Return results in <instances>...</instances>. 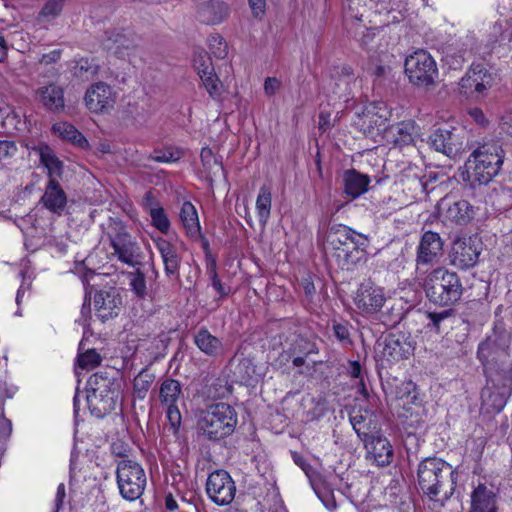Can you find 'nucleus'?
Wrapping results in <instances>:
<instances>
[{
  "label": "nucleus",
  "instance_id": "nucleus-26",
  "mask_svg": "<svg viewBox=\"0 0 512 512\" xmlns=\"http://www.w3.org/2000/svg\"><path fill=\"white\" fill-rule=\"evenodd\" d=\"M36 99L43 107L51 112H60L64 110V92L56 84H49L39 87L35 92Z\"/></svg>",
  "mask_w": 512,
  "mask_h": 512
},
{
  "label": "nucleus",
  "instance_id": "nucleus-46",
  "mask_svg": "<svg viewBox=\"0 0 512 512\" xmlns=\"http://www.w3.org/2000/svg\"><path fill=\"white\" fill-rule=\"evenodd\" d=\"M194 67L196 68L199 77L202 75H211V71H214L210 56L202 51L195 54Z\"/></svg>",
  "mask_w": 512,
  "mask_h": 512
},
{
  "label": "nucleus",
  "instance_id": "nucleus-27",
  "mask_svg": "<svg viewBox=\"0 0 512 512\" xmlns=\"http://www.w3.org/2000/svg\"><path fill=\"white\" fill-rule=\"evenodd\" d=\"M155 245L161 255L167 276H178L181 258L176 248L164 238H157Z\"/></svg>",
  "mask_w": 512,
  "mask_h": 512
},
{
  "label": "nucleus",
  "instance_id": "nucleus-33",
  "mask_svg": "<svg viewBox=\"0 0 512 512\" xmlns=\"http://www.w3.org/2000/svg\"><path fill=\"white\" fill-rule=\"evenodd\" d=\"M194 342L202 352L210 356H217L222 349L221 341L207 329H200L194 337Z\"/></svg>",
  "mask_w": 512,
  "mask_h": 512
},
{
  "label": "nucleus",
  "instance_id": "nucleus-7",
  "mask_svg": "<svg viewBox=\"0 0 512 512\" xmlns=\"http://www.w3.org/2000/svg\"><path fill=\"white\" fill-rule=\"evenodd\" d=\"M405 73L409 82L419 88L435 86L439 77L436 61L425 50H417L407 56Z\"/></svg>",
  "mask_w": 512,
  "mask_h": 512
},
{
  "label": "nucleus",
  "instance_id": "nucleus-30",
  "mask_svg": "<svg viewBox=\"0 0 512 512\" xmlns=\"http://www.w3.org/2000/svg\"><path fill=\"white\" fill-rule=\"evenodd\" d=\"M350 423L358 435V437L363 441H367L372 436L379 433L376 430V425L373 424L372 416L366 413L362 414L360 411L355 412L350 415Z\"/></svg>",
  "mask_w": 512,
  "mask_h": 512
},
{
  "label": "nucleus",
  "instance_id": "nucleus-59",
  "mask_svg": "<svg viewBox=\"0 0 512 512\" xmlns=\"http://www.w3.org/2000/svg\"><path fill=\"white\" fill-rule=\"evenodd\" d=\"M62 50L56 49L49 53L43 54L39 59L40 64L50 65L56 63L61 58Z\"/></svg>",
  "mask_w": 512,
  "mask_h": 512
},
{
  "label": "nucleus",
  "instance_id": "nucleus-57",
  "mask_svg": "<svg viewBox=\"0 0 512 512\" xmlns=\"http://www.w3.org/2000/svg\"><path fill=\"white\" fill-rule=\"evenodd\" d=\"M248 3L253 16L262 19L266 11V0H248Z\"/></svg>",
  "mask_w": 512,
  "mask_h": 512
},
{
  "label": "nucleus",
  "instance_id": "nucleus-52",
  "mask_svg": "<svg viewBox=\"0 0 512 512\" xmlns=\"http://www.w3.org/2000/svg\"><path fill=\"white\" fill-rule=\"evenodd\" d=\"M179 158H180L179 154H176L169 150L154 151V153L148 157V159H150V160H153L156 162H163V163L176 162Z\"/></svg>",
  "mask_w": 512,
  "mask_h": 512
},
{
  "label": "nucleus",
  "instance_id": "nucleus-50",
  "mask_svg": "<svg viewBox=\"0 0 512 512\" xmlns=\"http://www.w3.org/2000/svg\"><path fill=\"white\" fill-rule=\"evenodd\" d=\"M397 137L395 142L403 145L409 144L413 141L412 131L414 130V126L411 123H401L396 127Z\"/></svg>",
  "mask_w": 512,
  "mask_h": 512
},
{
  "label": "nucleus",
  "instance_id": "nucleus-8",
  "mask_svg": "<svg viewBox=\"0 0 512 512\" xmlns=\"http://www.w3.org/2000/svg\"><path fill=\"white\" fill-rule=\"evenodd\" d=\"M119 397V391L110 386H85L83 390L76 386L74 406L77 408L83 398L91 414L102 418L115 410Z\"/></svg>",
  "mask_w": 512,
  "mask_h": 512
},
{
  "label": "nucleus",
  "instance_id": "nucleus-1",
  "mask_svg": "<svg viewBox=\"0 0 512 512\" xmlns=\"http://www.w3.org/2000/svg\"><path fill=\"white\" fill-rule=\"evenodd\" d=\"M418 483L430 500L445 504L454 494L457 473L446 461L437 457H428L419 463Z\"/></svg>",
  "mask_w": 512,
  "mask_h": 512
},
{
  "label": "nucleus",
  "instance_id": "nucleus-41",
  "mask_svg": "<svg viewBox=\"0 0 512 512\" xmlns=\"http://www.w3.org/2000/svg\"><path fill=\"white\" fill-rule=\"evenodd\" d=\"M98 71L99 66L93 60L89 59H81L74 67L75 75L84 81L94 79Z\"/></svg>",
  "mask_w": 512,
  "mask_h": 512
},
{
  "label": "nucleus",
  "instance_id": "nucleus-39",
  "mask_svg": "<svg viewBox=\"0 0 512 512\" xmlns=\"http://www.w3.org/2000/svg\"><path fill=\"white\" fill-rule=\"evenodd\" d=\"M122 117L128 124L142 126L148 119V112L138 103H129L123 109Z\"/></svg>",
  "mask_w": 512,
  "mask_h": 512
},
{
  "label": "nucleus",
  "instance_id": "nucleus-35",
  "mask_svg": "<svg viewBox=\"0 0 512 512\" xmlns=\"http://www.w3.org/2000/svg\"><path fill=\"white\" fill-rule=\"evenodd\" d=\"M272 205V194L271 189L263 185L259 189V193L256 199V210L259 217V221L262 226H265L268 222L271 213Z\"/></svg>",
  "mask_w": 512,
  "mask_h": 512
},
{
  "label": "nucleus",
  "instance_id": "nucleus-32",
  "mask_svg": "<svg viewBox=\"0 0 512 512\" xmlns=\"http://www.w3.org/2000/svg\"><path fill=\"white\" fill-rule=\"evenodd\" d=\"M180 219L188 236L191 238H198L200 236L198 214L195 206L191 202L186 201L183 203L180 210Z\"/></svg>",
  "mask_w": 512,
  "mask_h": 512
},
{
  "label": "nucleus",
  "instance_id": "nucleus-40",
  "mask_svg": "<svg viewBox=\"0 0 512 512\" xmlns=\"http://www.w3.org/2000/svg\"><path fill=\"white\" fill-rule=\"evenodd\" d=\"M200 158L205 172L207 173V178L210 180H212L214 176H217L219 173L223 172L222 164L214 156L213 151L210 148H203L201 150Z\"/></svg>",
  "mask_w": 512,
  "mask_h": 512
},
{
  "label": "nucleus",
  "instance_id": "nucleus-37",
  "mask_svg": "<svg viewBox=\"0 0 512 512\" xmlns=\"http://www.w3.org/2000/svg\"><path fill=\"white\" fill-rule=\"evenodd\" d=\"M145 206L149 209V214L152 219L153 225L162 233H166L169 230L170 222L164 212V209L160 206H153V197L151 193H147L145 197Z\"/></svg>",
  "mask_w": 512,
  "mask_h": 512
},
{
  "label": "nucleus",
  "instance_id": "nucleus-48",
  "mask_svg": "<svg viewBox=\"0 0 512 512\" xmlns=\"http://www.w3.org/2000/svg\"><path fill=\"white\" fill-rule=\"evenodd\" d=\"M208 46L211 53L219 59H223L227 56V44L223 37L218 34L211 35L208 39Z\"/></svg>",
  "mask_w": 512,
  "mask_h": 512
},
{
  "label": "nucleus",
  "instance_id": "nucleus-12",
  "mask_svg": "<svg viewBox=\"0 0 512 512\" xmlns=\"http://www.w3.org/2000/svg\"><path fill=\"white\" fill-rule=\"evenodd\" d=\"M206 492L215 504L224 506L233 501L236 486L228 472L216 470L208 476Z\"/></svg>",
  "mask_w": 512,
  "mask_h": 512
},
{
  "label": "nucleus",
  "instance_id": "nucleus-38",
  "mask_svg": "<svg viewBox=\"0 0 512 512\" xmlns=\"http://www.w3.org/2000/svg\"><path fill=\"white\" fill-rule=\"evenodd\" d=\"M101 356L95 349H88L84 353H80L77 358V364L75 366V373L79 377L80 374L85 371L96 368L101 363Z\"/></svg>",
  "mask_w": 512,
  "mask_h": 512
},
{
  "label": "nucleus",
  "instance_id": "nucleus-16",
  "mask_svg": "<svg viewBox=\"0 0 512 512\" xmlns=\"http://www.w3.org/2000/svg\"><path fill=\"white\" fill-rule=\"evenodd\" d=\"M385 302L384 289L371 281L361 283L354 296L356 307L367 314L379 312Z\"/></svg>",
  "mask_w": 512,
  "mask_h": 512
},
{
  "label": "nucleus",
  "instance_id": "nucleus-17",
  "mask_svg": "<svg viewBox=\"0 0 512 512\" xmlns=\"http://www.w3.org/2000/svg\"><path fill=\"white\" fill-rule=\"evenodd\" d=\"M500 490L493 484L479 483L470 494L468 512H500Z\"/></svg>",
  "mask_w": 512,
  "mask_h": 512
},
{
  "label": "nucleus",
  "instance_id": "nucleus-18",
  "mask_svg": "<svg viewBox=\"0 0 512 512\" xmlns=\"http://www.w3.org/2000/svg\"><path fill=\"white\" fill-rule=\"evenodd\" d=\"M327 243L337 250L344 244L348 245H368L369 240L366 235L352 230L350 227L342 224H332L327 231Z\"/></svg>",
  "mask_w": 512,
  "mask_h": 512
},
{
  "label": "nucleus",
  "instance_id": "nucleus-10",
  "mask_svg": "<svg viewBox=\"0 0 512 512\" xmlns=\"http://www.w3.org/2000/svg\"><path fill=\"white\" fill-rule=\"evenodd\" d=\"M428 143L435 151L450 158L470 148L469 135L463 127L438 128L429 136Z\"/></svg>",
  "mask_w": 512,
  "mask_h": 512
},
{
  "label": "nucleus",
  "instance_id": "nucleus-53",
  "mask_svg": "<svg viewBox=\"0 0 512 512\" xmlns=\"http://www.w3.org/2000/svg\"><path fill=\"white\" fill-rule=\"evenodd\" d=\"M167 418L173 433H176L181 425V413L177 405L167 408Z\"/></svg>",
  "mask_w": 512,
  "mask_h": 512
},
{
  "label": "nucleus",
  "instance_id": "nucleus-58",
  "mask_svg": "<svg viewBox=\"0 0 512 512\" xmlns=\"http://www.w3.org/2000/svg\"><path fill=\"white\" fill-rule=\"evenodd\" d=\"M451 315V310H444L441 312H430L427 317L430 319L433 327L439 332L440 323Z\"/></svg>",
  "mask_w": 512,
  "mask_h": 512
},
{
  "label": "nucleus",
  "instance_id": "nucleus-51",
  "mask_svg": "<svg viewBox=\"0 0 512 512\" xmlns=\"http://www.w3.org/2000/svg\"><path fill=\"white\" fill-rule=\"evenodd\" d=\"M359 125L364 132L371 133L374 127L383 125V120L381 117H375L370 111H367L363 113V116L360 118Z\"/></svg>",
  "mask_w": 512,
  "mask_h": 512
},
{
  "label": "nucleus",
  "instance_id": "nucleus-56",
  "mask_svg": "<svg viewBox=\"0 0 512 512\" xmlns=\"http://www.w3.org/2000/svg\"><path fill=\"white\" fill-rule=\"evenodd\" d=\"M333 331L335 337L343 344H351L350 333L348 328L342 324L333 325Z\"/></svg>",
  "mask_w": 512,
  "mask_h": 512
},
{
  "label": "nucleus",
  "instance_id": "nucleus-44",
  "mask_svg": "<svg viewBox=\"0 0 512 512\" xmlns=\"http://www.w3.org/2000/svg\"><path fill=\"white\" fill-rule=\"evenodd\" d=\"M159 397L167 408L176 405L182 397L181 386H160Z\"/></svg>",
  "mask_w": 512,
  "mask_h": 512
},
{
  "label": "nucleus",
  "instance_id": "nucleus-61",
  "mask_svg": "<svg viewBox=\"0 0 512 512\" xmlns=\"http://www.w3.org/2000/svg\"><path fill=\"white\" fill-rule=\"evenodd\" d=\"M12 432V423L5 417H0V440H6Z\"/></svg>",
  "mask_w": 512,
  "mask_h": 512
},
{
  "label": "nucleus",
  "instance_id": "nucleus-31",
  "mask_svg": "<svg viewBox=\"0 0 512 512\" xmlns=\"http://www.w3.org/2000/svg\"><path fill=\"white\" fill-rule=\"evenodd\" d=\"M40 163L46 168L50 179H57L63 173V162L59 160L54 151L47 145L38 148Z\"/></svg>",
  "mask_w": 512,
  "mask_h": 512
},
{
  "label": "nucleus",
  "instance_id": "nucleus-54",
  "mask_svg": "<svg viewBox=\"0 0 512 512\" xmlns=\"http://www.w3.org/2000/svg\"><path fill=\"white\" fill-rule=\"evenodd\" d=\"M399 391H396V395L400 400H403L404 396H406L407 401H403V408L408 403H415L418 399V395L416 392V386H413L412 390H408L407 386H395Z\"/></svg>",
  "mask_w": 512,
  "mask_h": 512
},
{
  "label": "nucleus",
  "instance_id": "nucleus-19",
  "mask_svg": "<svg viewBox=\"0 0 512 512\" xmlns=\"http://www.w3.org/2000/svg\"><path fill=\"white\" fill-rule=\"evenodd\" d=\"M439 209L446 221L459 225L469 223L475 216L474 207L466 200L451 202L448 199H442L439 203Z\"/></svg>",
  "mask_w": 512,
  "mask_h": 512
},
{
  "label": "nucleus",
  "instance_id": "nucleus-49",
  "mask_svg": "<svg viewBox=\"0 0 512 512\" xmlns=\"http://www.w3.org/2000/svg\"><path fill=\"white\" fill-rule=\"evenodd\" d=\"M200 79L211 97L216 98L221 95L223 86L214 71H211V75H202Z\"/></svg>",
  "mask_w": 512,
  "mask_h": 512
},
{
  "label": "nucleus",
  "instance_id": "nucleus-20",
  "mask_svg": "<svg viewBox=\"0 0 512 512\" xmlns=\"http://www.w3.org/2000/svg\"><path fill=\"white\" fill-rule=\"evenodd\" d=\"M39 204L53 214H63L67 206V194L57 179L48 180Z\"/></svg>",
  "mask_w": 512,
  "mask_h": 512
},
{
  "label": "nucleus",
  "instance_id": "nucleus-21",
  "mask_svg": "<svg viewBox=\"0 0 512 512\" xmlns=\"http://www.w3.org/2000/svg\"><path fill=\"white\" fill-rule=\"evenodd\" d=\"M443 242L438 233L426 231L420 240L417 250V264H432L442 255Z\"/></svg>",
  "mask_w": 512,
  "mask_h": 512
},
{
  "label": "nucleus",
  "instance_id": "nucleus-11",
  "mask_svg": "<svg viewBox=\"0 0 512 512\" xmlns=\"http://www.w3.org/2000/svg\"><path fill=\"white\" fill-rule=\"evenodd\" d=\"M415 345L410 335L402 332L389 333L377 342V351L389 362L407 359L413 354Z\"/></svg>",
  "mask_w": 512,
  "mask_h": 512
},
{
  "label": "nucleus",
  "instance_id": "nucleus-13",
  "mask_svg": "<svg viewBox=\"0 0 512 512\" xmlns=\"http://www.w3.org/2000/svg\"><path fill=\"white\" fill-rule=\"evenodd\" d=\"M116 100L117 93L105 82L92 84L84 96L85 106L96 114L109 113L114 108Z\"/></svg>",
  "mask_w": 512,
  "mask_h": 512
},
{
  "label": "nucleus",
  "instance_id": "nucleus-28",
  "mask_svg": "<svg viewBox=\"0 0 512 512\" xmlns=\"http://www.w3.org/2000/svg\"><path fill=\"white\" fill-rule=\"evenodd\" d=\"M370 179L355 169L346 170L343 174L344 191L352 198H357L367 191Z\"/></svg>",
  "mask_w": 512,
  "mask_h": 512
},
{
  "label": "nucleus",
  "instance_id": "nucleus-34",
  "mask_svg": "<svg viewBox=\"0 0 512 512\" xmlns=\"http://www.w3.org/2000/svg\"><path fill=\"white\" fill-rule=\"evenodd\" d=\"M54 134L60 138L70 141L81 148L88 146L86 138L70 123L59 122L55 123L52 127Z\"/></svg>",
  "mask_w": 512,
  "mask_h": 512
},
{
  "label": "nucleus",
  "instance_id": "nucleus-25",
  "mask_svg": "<svg viewBox=\"0 0 512 512\" xmlns=\"http://www.w3.org/2000/svg\"><path fill=\"white\" fill-rule=\"evenodd\" d=\"M229 15V7L219 0H209L201 3L197 8V19L206 25H217Z\"/></svg>",
  "mask_w": 512,
  "mask_h": 512
},
{
  "label": "nucleus",
  "instance_id": "nucleus-63",
  "mask_svg": "<svg viewBox=\"0 0 512 512\" xmlns=\"http://www.w3.org/2000/svg\"><path fill=\"white\" fill-rule=\"evenodd\" d=\"M65 497H66L65 485L63 483H61V484H59V486L57 488V492H56L54 512H59V510L62 508Z\"/></svg>",
  "mask_w": 512,
  "mask_h": 512
},
{
  "label": "nucleus",
  "instance_id": "nucleus-47",
  "mask_svg": "<svg viewBox=\"0 0 512 512\" xmlns=\"http://www.w3.org/2000/svg\"><path fill=\"white\" fill-rule=\"evenodd\" d=\"M342 373L349 376L351 379L359 380V384H364V374L362 365L359 361L347 360L342 364Z\"/></svg>",
  "mask_w": 512,
  "mask_h": 512
},
{
  "label": "nucleus",
  "instance_id": "nucleus-45",
  "mask_svg": "<svg viewBox=\"0 0 512 512\" xmlns=\"http://www.w3.org/2000/svg\"><path fill=\"white\" fill-rule=\"evenodd\" d=\"M64 5V0H47L42 7L39 18L50 21L60 15Z\"/></svg>",
  "mask_w": 512,
  "mask_h": 512
},
{
  "label": "nucleus",
  "instance_id": "nucleus-62",
  "mask_svg": "<svg viewBox=\"0 0 512 512\" xmlns=\"http://www.w3.org/2000/svg\"><path fill=\"white\" fill-rule=\"evenodd\" d=\"M500 128L504 133L512 136V111L506 112L501 117Z\"/></svg>",
  "mask_w": 512,
  "mask_h": 512
},
{
  "label": "nucleus",
  "instance_id": "nucleus-42",
  "mask_svg": "<svg viewBox=\"0 0 512 512\" xmlns=\"http://www.w3.org/2000/svg\"><path fill=\"white\" fill-rule=\"evenodd\" d=\"M314 353H317L315 344L302 337L296 338L288 351V355H300L304 357H308Z\"/></svg>",
  "mask_w": 512,
  "mask_h": 512
},
{
  "label": "nucleus",
  "instance_id": "nucleus-15",
  "mask_svg": "<svg viewBox=\"0 0 512 512\" xmlns=\"http://www.w3.org/2000/svg\"><path fill=\"white\" fill-rule=\"evenodd\" d=\"M479 255L480 246L476 238H457L449 253L450 264L459 269H468L477 263Z\"/></svg>",
  "mask_w": 512,
  "mask_h": 512
},
{
  "label": "nucleus",
  "instance_id": "nucleus-9",
  "mask_svg": "<svg viewBox=\"0 0 512 512\" xmlns=\"http://www.w3.org/2000/svg\"><path fill=\"white\" fill-rule=\"evenodd\" d=\"M107 236L119 261L132 267L140 263L141 249L121 221L110 219Z\"/></svg>",
  "mask_w": 512,
  "mask_h": 512
},
{
  "label": "nucleus",
  "instance_id": "nucleus-43",
  "mask_svg": "<svg viewBox=\"0 0 512 512\" xmlns=\"http://www.w3.org/2000/svg\"><path fill=\"white\" fill-rule=\"evenodd\" d=\"M128 277L131 290L138 298L144 299L147 295V286L144 273L140 270H136L135 272H130Z\"/></svg>",
  "mask_w": 512,
  "mask_h": 512
},
{
  "label": "nucleus",
  "instance_id": "nucleus-55",
  "mask_svg": "<svg viewBox=\"0 0 512 512\" xmlns=\"http://www.w3.org/2000/svg\"><path fill=\"white\" fill-rule=\"evenodd\" d=\"M17 146L13 141H0V161H7L15 155Z\"/></svg>",
  "mask_w": 512,
  "mask_h": 512
},
{
  "label": "nucleus",
  "instance_id": "nucleus-23",
  "mask_svg": "<svg viewBox=\"0 0 512 512\" xmlns=\"http://www.w3.org/2000/svg\"><path fill=\"white\" fill-rule=\"evenodd\" d=\"M512 394V386H484L481 390L482 408L488 413H499Z\"/></svg>",
  "mask_w": 512,
  "mask_h": 512
},
{
  "label": "nucleus",
  "instance_id": "nucleus-29",
  "mask_svg": "<svg viewBox=\"0 0 512 512\" xmlns=\"http://www.w3.org/2000/svg\"><path fill=\"white\" fill-rule=\"evenodd\" d=\"M368 245L344 244L334 251V256L342 268L350 269L351 266L360 262Z\"/></svg>",
  "mask_w": 512,
  "mask_h": 512
},
{
  "label": "nucleus",
  "instance_id": "nucleus-22",
  "mask_svg": "<svg viewBox=\"0 0 512 512\" xmlns=\"http://www.w3.org/2000/svg\"><path fill=\"white\" fill-rule=\"evenodd\" d=\"M122 304V299L116 289L100 290L95 294L94 306L97 315L106 321L117 316Z\"/></svg>",
  "mask_w": 512,
  "mask_h": 512
},
{
  "label": "nucleus",
  "instance_id": "nucleus-64",
  "mask_svg": "<svg viewBox=\"0 0 512 512\" xmlns=\"http://www.w3.org/2000/svg\"><path fill=\"white\" fill-rule=\"evenodd\" d=\"M211 282L213 288L218 292L220 297H225L228 294L214 269L211 271Z\"/></svg>",
  "mask_w": 512,
  "mask_h": 512
},
{
  "label": "nucleus",
  "instance_id": "nucleus-5",
  "mask_svg": "<svg viewBox=\"0 0 512 512\" xmlns=\"http://www.w3.org/2000/svg\"><path fill=\"white\" fill-rule=\"evenodd\" d=\"M238 423L235 409L227 403L210 405L199 420L203 434L212 441L221 440L231 435Z\"/></svg>",
  "mask_w": 512,
  "mask_h": 512
},
{
  "label": "nucleus",
  "instance_id": "nucleus-24",
  "mask_svg": "<svg viewBox=\"0 0 512 512\" xmlns=\"http://www.w3.org/2000/svg\"><path fill=\"white\" fill-rule=\"evenodd\" d=\"M364 446L367 450V458L373 459L378 466L384 467L392 462L393 448L380 433L365 441Z\"/></svg>",
  "mask_w": 512,
  "mask_h": 512
},
{
  "label": "nucleus",
  "instance_id": "nucleus-14",
  "mask_svg": "<svg viewBox=\"0 0 512 512\" xmlns=\"http://www.w3.org/2000/svg\"><path fill=\"white\" fill-rule=\"evenodd\" d=\"M492 74L481 64L472 65L459 82V91L468 97H478L493 85Z\"/></svg>",
  "mask_w": 512,
  "mask_h": 512
},
{
  "label": "nucleus",
  "instance_id": "nucleus-2",
  "mask_svg": "<svg viewBox=\"0 0 512 512\" xmlns=\"http://www.w3.org/2000/svg\"><path fill=\"white\" fill-rule=\"evenodd\" d=\"M508 347L506 334H493L479 344L477 356L483 365L487 381H512V359Z\"/></svg>",
  "mask_w": 512,
  "mask_h": 512
},
{
  "label": "nucleus",
  "instance_id": "nucleus-60",
  "mask_svg": "<svg viewBox=\"0 0 512 512\" xmlns=\"http://www.w3.org/2000/svg\"><path fill=\"white\" fill-rule=\"evenodd\" d=\"M280 81L275 77H268L264 83V91L268 96H272L280 88Z\"/></svg>",
  "mask_w": 512,
  "mask_h": 512
},
{
  "label": "nucleus",
  "instance_id": "nucleus-4",
  "mask_svg": "<svg viewBox=\"0 0 512 512\" xmlns=\"http://www.w3.org/2000/svg\"><path fill=\"white\" fill-rule=\"evenodd\" d=\"M424 290L431 302L440 306H448L461 298L463 288L456 273L445 268H437L426 277Z\"/></svg>",
  "mask_w": 512,
  "mask_h": 512
},
{
  "label": "nucleus",
  "instance_id": "nucleus-3",
  "mask_svg": "<svg viewBox=\"0 0 512 512\" xmlns=\"http://www.w3.org/2000/svg\"><path fill=\"white\" fill-rule=\"evenodd\" d=\"M504 156L498 143H484L476 148L465 163L467 181L471 186L487 185L500 172Z\"/></svg>",
  "mask_w": 512,
  "mask_h": 512
},
{
  "label": "nucleus",
  "instance_id": "nucleus-6",
  "mask_svg": "<svg viewBox=\"0 0 512 512\" xmlns=\"http://www.w3.org/2000/svg\"><path fill=\"white\" fill-rule=\"evenodd\" d=\"M116 480L120 495L127 501L139 499L147 484L143 467L138 462L127 458L118 461Z\"/></svg>",
  "mask_w": 512,
  "mask_h": 512
},
{
  "label": "nucleus",
  "instance_id": "nucleus-36",
  "mask_svg": "<svg viewBox=\"0 0 512 512\" xmlns=\"http://www.w3.org/2000/svg\"><path fill=\"white\" fill-rule=\"evenodd\" d=\"M105 47L115 54H121L123 50H129L133 47V41L126 34L112 30L106 32Z\"/></svg>",
  "mask_w": 512,
  "mask_h": 512
}]
</instances>
